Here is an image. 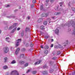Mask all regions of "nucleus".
Instances as JSON below:
<instances>
[{"instance_id":"f8f14e48","label":"nucleus","mask_w":75,"mask_h":75,"mask_svg":"<svg viewBox=\"0 0 75 75\" xmlns=\"http://www.w3.org/2000/svg\"><path fill=\"white\" fill-rule=\"evenodd\" d=\"M42 73L43 74L46 75V74H47V71H42Z\"/></svg>"},{"instance_id":"473e14b6","label":"nucleus","mask_w":75,"mask_h":75,"mask_svg":"<svg viewBox=\"0 0 75 75\" xmlns=\"http://www.w3.org/2000/svg\"><path fill=\"white\" fill-rule=\"evenodd\" d=\"M47 24V22L46 21H45L44 22V25H46V24Z\"/></svg>"},{"instance_id":"0e129e2a","label":"nucleus","mask_w":75,"mask_h":75,"mask_svg":"<svg viewBox=\"0 0 75 75\" xmlns=\"http://www.w3.org/2000/svg\"><path fill=\"white\" fill-rule=\"evenodd\" d=\"M52 18H54V17H52Z\"/></svg>"},{"instance_id":"bb28decb","label":"nucleus","mask_w":75,"mask_h":75,"mask_svg":"<svg viewBox=\"0 0 75 75\" xmlns=\"http://www.w3.org/2000/svg\"><path fill=\"white\" fill-rule=\"evenodd\" d=\"M53 71H54V70L52 69H50V73H52V72H53Z\"/></svg>"},{"instance_id":"c9c22d12","label":"nucleus","mask_w":75,"mask_h":75,"mask_svg":"<svg viewBox=\"0 0 75 75\" xmlns=\"http://www.w3.org/2000/svg\"><path fill=\"white\" fill-rule=\"evenodd\" d=\"M50 20H51L50 18H48L47 19V21H50Z\"/></svg>"},{"instance_id":"f3484780","label":"nucleus","mask_w":75,"mask_h":75,"mask_svg":"<svg viewBox=\"0 0 75 75\" xmlns=\"http://www.w3.org/2000/svg\"><path fill=\"white\" fill-rule=\"evenodd\" d=\"M4 62H7V57H4Z\"/></svg>"},{"instance_id":"864d4df0","label":"nucleus","mask_w":75,"mask_h":75,"mask_svg":"<svg viewBox=\"0 0 75 75\" xmlns=\"http://www.w3.org/2000/svg\"><path fill=\"white\" fill-rule=\"evenodd\" d=\"M59 47H60V48H62V47H61L60 46H61V45L59 44Z\"/></svg>"},{"instance_id":"37998d69","label":"nucleus","mask_w":75,"mask_h":75,"mask_svg":"<svg viewBox=\"0 0 75 75\" xmlns=\"http://www.w3.org/2000/svg\"><path fill=\"white\" fill-rule=\"evenodd\" d=\"M54 46V45H53V44H52L51 46H50V47H51V48H52V47H53V46Z\"/></svg>"},{"instance_id":"f704fd0d","label":"nucleus","mask_w":75,"mask_h":75,"mask_svg":"<svg viewBox=\"0 0 75 75\" xmlns=\"http://www.w3.org/2000/svg\"><path fill=\"white\" fill-rule=\"evenodd\" d=\"M36 2V0H33V3H35Z\"/></svg>"},{"instance_id":"5fc2aeb1","label":"nucleus","mask_w":75,"mask_h":75,"mask_svg":"<svg viewBox=\"0 0 75 75\" xmlns=\"http://www.w3.org/2000/svg\"><path fill=\"white\" fill-rule=\"evenodd\" d=\"M54 1V0H50L51 2H53Z\"/></svg>"},{"instance_id":"a19ab883","label":"nucleus","mask_w":75,"mask_h":75,"mask_svg":"<svg viewBox=\"0 0 75 75\" xmlns=\"http://www.w3.org/2000/svg\"><path fill=\"white\" fill-rule=\"evenodd\" d=\"M73 33H72V34H75V29L73 30Z\"/></svg>"},{"instance_id":"9b49d317","label":"nucleus","mask_w":75,"mask_h":75,"mask_svg":"<svg viewBox=\"0 0 75 75\" xmlns=\"http://www.w3.org/2000/svg\"><path fill=\"white\" fill-rule=\"evenodd\" d=\"M25 31L26 32H28V31H30V28H26Z\"/></svg>"},{"instance_id":"6ab92c4d","label":"nucleus","mask_w":75,"mask_h":75,"mask_svg":"<svg viewBox=\"0 0 75 75\" xmlns=\"http://www.w3.org/2000/svg\"><path fill=\"white\" fill-rule=\"evenodd\" d=\"M20 64H23L24 63V62L22 61H20V62H19Z\"/></svg>"},{"instance_id":"3c124183","label":"nucleus","mask_w":75,"mask_h":75,"mask_svg":"<svg viewBox=\"0 0 75 75\" xmlns=\"http://www.w3.org/2000/svg\"><path fill=\"white\" fill-rule=\"evenodd\" d=\"M28 20H30V17L29 16H28Z\"/></svg>"},{"instance_id":"393cba45","label":"nucleus","mask_w":75,"mask_h":75,"mask_svg":"<svg viewBox=\"0 0 75 75\" xmlns=\"http://www.w3.org/2000/svg\"><path fill=\"white\" fill-rule=\"evenodd\" d=\"M24 54H22L20 56V57L21 58H23V57H24Z\"/></svg>"},{"instance_id":"6e6552de","label":"nucleus","mask_w":75,"mask_h":75,"mask_svg":"<svg viewBox=\"0 0 75 75\" xmlns=\"http://www.w3.org/2000/svg\"><path fill=\"white\" fill-rule=\"evenodd\" d=\"M55 33L56 34L58 35L59 33V30L58 29H56L55 30Z\"/></svg>"},{"instance_id":"de8ad7c7","label":"nucleus","mask_w":75,"mask_h":75,"mask_svg":"<svg viewBox=\"0 0 75 75\" xmlns=\"http://www.w3.org/2000/svg\"><path fill=\"white\" fill-rule=\"evenodd\" d=\"M70 25H72V24H71V23L68 24V26L69 27L70 26Z\"/></svg>"},{"instance_id":"7ed1b4c3","label":"nucleus","mask_w":75,"mask_h":75,"mask_svg":"<svg viewBox=\"0 0 75 75\" xmlns=\"http://www.w3.org/2000/svg\"><path fill=\"white\" fill-rule=\"evenodd\" d=\"M9 51V49L8 47H5L4 48V52L5 53H7Z\"/></svg>"},{"instance_id":"1a4fd4ad","label":"nucleus","mask_w":75,"mask_h":75,"mask_svg":"<svg viewBox=\"0 0 75 75\" xmlns=\"http://www.w3.org/2000/svg\"><path fill=\"white\" fill-rule=\"evenodd\" d=\"M3 68L4 69H7L8 68V67L6 65H5L3 67Z\"/></svg>"},{"instance_id":"a18cd8bd","label":"nucleus","mask_w":75,"mask_h":75,"mask_svg":"<svg viewBox=\"0 0 75 75\" xmlns=\"http://www.w3.org/2000/svg\"><path fill=\"white\" fill-rule=\"evenodd\" d=\"M40 48H44V47L43 46V45H41L40 46Z\"/></svg>"},{"instance_id":"052dcab7","label":"nucleus","mask_w":75,"mask_h":75,"mask_svg":"<svg viewBox=\"0 0 75 75\" xmlns=\"http://www.w3.org/2000/svg\"><path fill=\"white\" fill-rule=\"evenodd\" d=\"M1 30H0V34L1 33Z\"/></svg>"},{"instance_id":"79ce46f5","label":"nucleus","mask_w":75,"mask_h":75,"mask_svg":"<svg viewBox=\"0 0 75 75\" xmlns=\"http://www.w3.org/2000/svg\"><path fill=\"white\" fill-rule=\"evenodd\" d=\"M8 28V27L7 26H6V27L4 28L5 30H7Z\"/></svg>"},{"instance_id":"e433bc0d","label":"nucleus","mask_w":75,"mask_h":75,"mask_svg":"<svg viewBox=\"0 0 75 75\" xmlns=\"http://www.w3.org/2000/svg\"><path fill=\"white\" fill-rule=\"evenodd\" d=\"M72 10H73V11H75V8H72Z\"/></svg>"},{"instance_id":"7c9ffc66","label":"nucleus","mask_w":75,"mask_h":75,"mask_svg":"<svg viewBox=\"0 0 75 75\" xmlns=\"http://www.w3.org/2000/svg\"><path fill=\"white\" fill-rule=\"evenodd\" d=\"M28 63H26L25 65V67H27V66H28Z\"/></svg>"},{"instance_id":"603ef678","label":"nucleus","mask_w":75,"mask_h":75,"mask_svg":"<svg viewBox=\"0 0 75 75\" xmlns=\"http://www.w3.org/2000/svg\"><path fill=\"white\" fill-rule=\"evenodd\" d=\"M30 72V70H28L27 72H26L27 73H28Z\"/></svg>"},{"instance_id":"423d86ee","label":"nucleus","mask_w":75,"mask_h":75,"mask_svg":"<svg viewBox=\"0 0 75 75\" xmlns=\"http://www.w3.org/2000/svg\"><path fill=\"white\" fill-rule=\"evenodd\" d=\"M20 48H18L16 50L15 52V54H16V55H17V54H18V52H19V51H20Z\"/></svg>"},{"instance_id":"69168bd1","label":"nucleus","mask_w":75,"mask_h":75,"mask_svg":"<svg viewBox=\"0 0 75 75\" xmlns=\"http://www.w3.org/2000/svg\"><path fill=\"white\" fill-rule=\"evenodd\" d=\"M45 67V66L43 67L44 68Z\"/></svg>"},{"instance_id":"c03bdc74","label":"nucleus","mask_w":75,"mask_h":75,"mask_svg":"<svg viewBox=\"0 0 75 75\" xmlns=\"http://www.w3.org/2000/svg\"><path fill=\"white\" fill-rule=\"evenodd\" d=\"M72 75H75V72L74 71L72 72Z\"/></svg>"},{"instance_id":"39448f33","label":"nucleus","mask_w":75,"mask_h":75,"mask_svg":"<svg viewBox=\"0 0 75 75\" xmlns=\"http://www.w3.org/2000/svg\"><path fill=\"white\" fill-rule=\"evenodd\" d=\"M48 15V13H43L42 14V17H47Z\"/></svg>"},{"instance_id":"b1692460","label":"nucleus","mask_w":75,"mask_h":75,"mask_svg":"<svg viewBox=\"0 0 75 75\" xmlns=\"http://www.w3.org/2000/svg\"><path fill=\"white\" fill-rule=\"evenodd\" d=\"M25 51V48H23L21 50L22 52H24Z\"/></svg>"},{"instance_id":"bf43d9fd","label":"nucleus","mask_w":75,"mask_h":75,"mask_svg":"<svg viewBox=\"0 0 75 75\" xmlns=\"http://www.w3.org/2000/svg\"><path fill=\"white\" fill-rule=\"evenodd\" d=\"M17 9H16V10H14V11H17Z\"/></svg>"},{"instance_id":"0eeeda50","label":"nucleus","mask_w":75,"mask_h":75,"mask_svg":"<svg viewBox=\"0 0 75 75\" xmlns=\"http://www.w3.org/2000/svg\"><path fill=\"white\" fill-rule=\"evenodd\" d=\"M42 61H41V60H40L39 62H37L35 63V65H38Z\"/></svg>"},{"instance_id":"4be33fe9","label":"nucleus","mask_w":75,"mask_h":75,"mask_svg":"<svg viewBox=\"0 0 75 75\" xmlns=\"http://www.w3.org/2000/svg\"><path fill=\"white\" fill-rule=\"evenodd\" d=\"M40 28L41 30H44L45 28L44 26L43 25L41 26L40 27Z\"/></svg>"},{"instance_id":"20e7f679","label":"nucleus","mask_w":75,"mask_h":75,"mask_svg":"<svg viewBox=\"0 0 75 75\" xmlns=\"http://www.w3.org/2000/svg\"><path fill=\"white\" fill-rule=\"evenodd\" d=\"M21 39H18L17 40V42H16V47H18L19 45V43L21 42Z\"/></svg>"},{"instance_id":"a211bd4d","label":"nucleus","mask_w":75,"mask_h":75,"mask_svg":"<svg viewBox=\"0 0 75 75\" xmlns=\"http://www.w3.org/2000/svg\"><path fill=\"white\" fill-rule=\"evenodd\" d=\"M49 48V47H48V45H46L44 47L45 49H48Z\"/></svg>"},{"instance_id":"680f3d73","label":"nucleus","mask_w":75,"mask_h":75,"mask_svg":"<svg viewBox=\"0 0 75 75\" xmlns=\"http://www.w3.org/2000/svg\"><path fill=\"white\" fill-rule=\"evenodd\" d=\"M20 8H21V6H19V9H20Z\"/></svg>"},{"instance_id":"9d476101","label":"nucleus","mask_w":75,"mask_h":75,"mask_svg":"<svg viewBox=\"0 0 75 75\" xmlns=\"http://www.w3.org/2000/svg\"><path fill=\"white\" fill-rule=\"evenodd\" d=\"M43 5H42L40 6V10L42 11H44V8H43Z\"/></svg>"},{"instance_id":"4d7b16f0","label":"nucleus","mask_w":75,"mask_h":75,"mask_svg":"<svg viewBox=\"0 0 75 75\" xmlns=\"http://www.w3.org/2000/svg\"><path fill=\"white\" fill-rule=\"evenodd\" d=\"M52 54L53 55H55V53L54 52H53L52 53Z\"/></svg>"},{"instance_id":"6e6d98bb","label":"nucleus","mask_w":75,"mask_h":75,"mask_svg":"<svg viewBox=\"0 0 75 75\" xmlns=\"http://www.w3.org/2000/svg\"><path fill=\"white\" fill-rule=\"evenodd\" d=\"M33 45H34L33 44H31L30 46H31V47H33Z\"/></svg>"},{"instance_id":"e2e57ef3","label":"nucleus","mask_w":75,"mask_h":75,"mask_svg":"<svg viewBox=\"0 0 75 75\" xmlns=\"http://www.w3.org/2000/svg\"><path fill=\"white\" fill-rule=\"evenodd\" d=\"M64 47H66V45H64Z\"/></svg>"},{"instance_id":"72a5a7b5","label":"nucleus","mask_w":75,"mask_h":75,"mask_svg":"<svg viewBox=\"0 0 75 75\" xmlns=\"http://www.w3.org/2000/svg\"><path fill=\"white\" fill-rule=\"evenodd\" d=\"M50 65H52L53 64V62L52 61H50Z\"/></svg>"},{"instance_id":"338daca9","label":"nucleus","mask_w":75,"mask_h":75,"mask_svg":"<svg viewBox=\"0 0 75 75\" xmlns=\"http://www.w3.org/2000/svg\"><path fill=\"white\" fill-rule=\"evenodd\" d=\"M22 75H24V74H23Z\"/></svg>"},{"instance_id":"c85d7f7f","label":"nucleus","mask_w":75,"mask_h":75,"mask_svg":"<svg viewBox=\"0 0 75 75\" xmlns=\"http://www.w3.org/2000/svg\"><path fill=\"white\" fill-rule=\"evenodd\" d=\"M49 37V35H47V36H45V38L46 39H47V38H48Z\"/></svg>"},{"instance_id":"5701e85b","label":"nucleus","mask_w":75,"mask_h":75,"mask_svg":"<svg viewBox=\"0 0 75 75\" xmlns=\"http://www.w3.org/2000/svg\"><path fill=\"white\" fill-rule=\"evenodd\" d=\"M48 51L47 50H45L44 51V53H45V54H48Z\"/></svg>"},{"instance_id":"412c9836","label":"nucleus","mask_w":75,"mask_h":75,"mask_svg":"<svg viewBox=\"0 0 75 75\" xmlns=\"http://www.w3.org/2000/svg\"><path fill=\"white\" fill-rule=\"evenodd\" d=\"M24 31H22L21 33V37H23L24 35Z\"/></svg>"},{"instance_id":"13d9d810","label":"nucleus","mask_w":75,"mask_h":75,"mask_svg":"<svg viewBox=\"0 0 75 75\" xmlns=\"http://www.w3.org/2000/svg\"><path fill=\"white\" fill-rule=\"evenodd\" d=\"M52 41H54V39H52Z\"/></svg>"},{"instance_id":"a878e982","label":"nucleus","mask_w":75,"mask_h":75,"mask_svg":"<svg viewBox=\"0 0 75 75\" xmlns=\"http://www.w3.org/2000/svg\"><path fill=\"white\" fill-rule=\"evenodd\" d=\"M49 2V0H46V3H47V4H46V6H48V3Z\"/></svg>"},{"instance_id":"8fccbe9b","label":"nucleus","mask_w":75,"mask_h":75,"mask_svg":"<svg viewBox=\"0 0 75 75\" xmlns=\"http://www.w3.org/2000/svg\"><path fill=\"white\" fill-rule=\"evenodd\" d=\"M18 31H19V30H20V28H17V29Z\"/></svg>"},{"instance_id":"09e8293b","label":"nucleus","mask_w":75,"mask_h":75,"mask_svg":"<svg viewBox=\"0 0 75 75\" xmlns=\"http://www.w3.org/2000/svg\"><path fill=\"white\" fill-rule=\"evenodd\" d=\"M40 33L41 34H43V33L42 32V31H40Z\"/></svg>"},{"instance_id":"cd10ccee","label":"nucleus","mask_w":75,"mask_h":75,"mask_svg":"<svg viewBox=\"0 0 75 75\" xmlns=\"http://www.w3.org/2000/svg\"><path fill=\"white\" fill-rule=\"evenodd\" d=\"M57 57H54L53 58V59H54V60H55L57 59Z\"/></svg>"},{"instance_id":"f03ea898","label":"nucleus","mask_w":75,"mask_h":75,"mask_svg":"<svg viewBox=\"0 0 75 75\" xmlns=\"http://www.w3.org/2000/svg\"><path fill=\"white\" fill-rule=\"evenodd\" d=\"M11 74V75H13H13H19V74H18V72L16 71V70L12 71Z\"/></svg>"},{"instance_id":"ddd939ff","label":"nucleus","mask_w":75,"mask_h":75,"mask_svg":"<svg viewBox=\"0 0 75 75\" xmlns=\"http://www.w3.org/2000/svg\"><path fill=\"white\" fill-rule=\"evenodd\" d=\"M6 41H7L8 42H10V41H8L9 40V38L7 37L5 39Z\"/></svg>"},{"instance_id":"aec40b11","label":"nucleus","mask_w":75,"mask_h":75,"mask_svg":"<svg viewBox=\"0 0 75 75\" xmlns=\"http://www.w3.org/2000/svg\"><path fill=\"white\" fill-rule=\"evenodd\" d=\"M37 73V71H33L32 72V73L33 74H35Z\"/></svg>"},{"instance_id":"58836bf2","label":"nucleus","mask_w":75,"mask_h":75,"mask_svg":"<svg viewBox=\"0 0 75 75\" xmlns=\"http://www.w3.org/2000/svg\"><path fill=\"white\" fill-rule=\"evenodd\" d=\"M34 7V4H32L31 5V8H33Z\"/></svg>"},{"instance_id":"c756f323","label":"nucleus","mask_w":75,"mask_h":75,"mask_svg":"<svg viewBox=\"0 0 75 75\" xmlns=\"http://www.w3.org/2000/svg\"><path fill=\"white\" fill-rule=\"evenodd\" d=\"M60 53H61V52H60V51H57V55H59Z\"/></svg>"},{"instance_id":"2f4dec72","label":"nucleus","mask_w":75,"mask_h":75,"mask_svg":"<svg viewBox=\"0 0 75 75\" xmlns=\"http://www.w3.org/2000/svg\"><path fill=\"white\" fill-rule=\"evenodd\" d=\"M59 4H60V6H62V4H63V2L60 3Z\"/></svg>"},{"instance_id":"dca6fc26","label":"nucleus","mask_w":75,"mask_h":75,"mask_svg":"<svg viewBox=\"0 0 75 75\" xmlns=\"http://www.w3.org/2000/svg\"><path fill=\"white\" fill-rule=\"evenodd\" d=\"M42 21V19L41 18L39 19L38 21V23H40Z\"/></svg>"},{"instance_id":"f257e3e1","label":"nucleus","mask_w":75,"mask_h":75,"mask_svg":"<svg viewBox=\"0 0 75 75\" xmlns=\"http://www.w3.org/2000/svg\"><path fill=\"white\" fill-rule=\"evenodd\" d=\"M16 25H17V23H14L13 26H12L9 27V30H11V29H13V28H14V29L12 31V33H14V32L16 30V28H17Z\"/></svg>"},{"instance_id":"49530a36","label":"nucleus","mask_w":75,"mask_h":75,"mask_svg":"<svg viewBox=\"0 0 75 75\" xmlns=\"http://www.w3.org/2000/svg\"><path fill=\"white\" fill-rule=\"evenodd\" d=\"M10 5H7L6 6V7H10Z\"/></svg>"},{"instance_id":"ea45409f","label":"nucleus","mask_w":75,"mask_h":75,"mask_svg":"<svg viewBox=\"0 0 75 75\" xmlns=\"http://www.w3.org/2000/svg\"><path fill=\"white\" fill-rule=\"evenodd\" d=\"M7 17H8V18H11V17H12V16H7Z\"/></svg>"},{"instance_id":"2eb2a0df","label":"nucleus","mask_w":75,"mask_h":75,"mask_svg":"<svg viewBox=\"0 0 75 75\" xmlns=\"http://www.w3.org/2000/svg\"><path fill=\"white\" fill-rule=\"evenodd\" d=\"M60 13H59V12H55L54 13V15H55V16H57V15H59V14H60Z\"/></svg>"},{"instance_id":"4468645a","label":"nucleus","mask_w":75,"mask_h":75,"mask_svg":"<svg viewBox=\"0 0 75 75\" xmlns=\"http://www.w3.org/2000/svg\"><path fill=\"white\" fill-rule=\"evenodd\" d=\"M16 61L15 60H13L11 62V64H16Z\"/></svg>"},{"instance_id":"774afa93","label":"nucleus","mask_w":75,"mask_h":75,"mask_svg":"<svg viewBox=\"0 0 75 75\" xmlns=\"http://www.w3.org/2000/svg\"><path fill=\"white\" fill-rule=\"evenodd\" d=\"M49 23H50V22H49Z\"/></svg>"},{"instance_id":"4c0bfd02","label":"nucleus","mask_w":75,"mask_h":75,"mask_svg":"<svg viewBox=\"0 0 75 75\" xmlns=\"http://www.w3.org/2000/svg\"><path fill=\"white\" fill-rule=\"evenodd\" d=\"M25 46H26V47H28V43H27L26 44Z\"/></svg>"}]
</instances>
